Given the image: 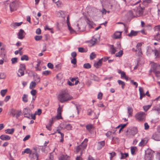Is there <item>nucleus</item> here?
I'll list each match as a JSON object with an SVG mask.
<instances>
[{"mask_svg":"<svg viewBox=\"0 0 160 160\" xmlns=\"http://www.w3.org/2000/svg\"><path fill=\"white\" fill-rule=\"evenodd\" d=\"M125 132L127 136L129 135L134 136L138 132V130L135 127H130L127 128L125 130Z\"/></svg>","mask_w":160,"mask_h":160,"instance_id":"obj_5","label":"nucleus"},{"mask_svg":"<svg viewBox=\"0 0 160 160\" xmlns=\"http://www.w3.org/2000/svg\"><path fill=\"white\" fill-rule=\"evenodd\" d=\"M73 26L74 28V29H73L74 31V32L73 33L75 32V31H82V29L81 23H80L79 22H77L74 23L73 25Z\"/></svg>","mask_w":160,"mask_h":160,"instance_id":"obj_8","label":"nucleus"},{"mask_svg":"<svg viewBox=\"0 0 160 160\" xmlns=\"http://www.w3.org/2000/svg\"><path fill=\"white\" fill-rule=\"evenodd\" d=\"M67 22L68 29L71 33H73L74 32V31L72 28L70 27V24L69 21V18L68 16L67 17Z\"/></svg>","mask_w":160,"mask_h":160,"instance_id":"obj_14","label":"nucleus"},{"mask_svg":"<svg viewBox=\"0 0 160 160\" xmlns=\"http://www.w3.org/2000/svg\"><path fill=\"white\" fill-rule=\"evenodd\" d=\"M36 33L38 34H40L41 33V30L40 28H38L36 30Z\"/></svg>","mask_w":160,"mask_h":160,"instance_id":"obj_64","label":"nucleus"},{"mask_svg":"<svg viewBox=\"0 0 160 160\" xmlns=\"http://www.w3.org/2000/svg\"><path fill=\"white\" fill-rule=\"evenodd\" d=\"M118 72L120 74L121 78H124L126 76L125 73L124 72L120 70H118Z\"/></svg>","mask_w":160,"mask_h":160,"instance_id":"obj_38","label":"nucleus"},{"mask_svg":"<svg viewBox=\"0 0 160 160\" xmlns=\"http://www.w3.org/2000/svg\"><path fill=\"white\" fill-rule=\"evenodd\" d=\"M25 69V66L24 64H21L20 65V68L19 69H21L22 70L24 71Z\"/></svg>","mask_w":160,"mask_h":160,"instance_id":"obj_57","label":"nucleus"},{"mask_svg":"<svg viewBox=\"0 0 160 160\" xmlns=\"http://www.w3.org/2000/svg\"><path fill=\"white\" fill-rule=\"evenodd\" d=\"M139 91L140 93V99L141 100L142 98L145 96V94L144 92L143 89L142 88L139 87Z\"/></svg>","mask_w":160,"mask_h":160,"instance_id":"obj_19","label":"nucleus"},{"mask_svg":"<svg viewBox=\"0 0 160 160\" xmlns=\"http://www.w3.org/2000/svg\"><path fill=\"white\" fill-rule=\"evenodd\" d=\"M36 83H37L34 81L30 83L29 86L30 88L31 89H32L35 88Z\"/></svg>","mask_w":160,"mask_h":160,"instance_id":"obj_33","label":"nucleus"},{"mask_svg":"<svg viewBox=\"0 0 160 160\" xmlns=\"http://www.w3.org/2000/svg\"><path fill=\"white\" fill-rule=\"evenodd\" d=\"M24 74V71L22 70L21 69H19L18 71V75L19 77H21Z\"/></svg>","mask_w":160,"mask_h":160,"instance_id":"obj_39","label":"nucleus"},{"mask_svg":"<svg viewBox=\"0 0 160 160\" xmlns=\"http://www.w3.org/2000/svg\"><path fill=\"white\" fill-rule=\"evenodd\" d=\"M123 54V51L122 50H120L118 52H117L115 54V56L116 57H121Z\"/></svg>","mask_w":160,"mask_h":160,"instance_id":"obj_34","label":"nucleus"},{"mask_svg":"<svg viewBox=\"0 0 160 160\" xmlns=\"http://www.w3.org/2000/svg\"><path fill=\"white\" fill-rule=\"evenodd\" d=\"M88 141V139H85L80 145H79L75 148V152L76 153H78L80 151L81 152V155H82L83 151L87 146V143Z\"/></svg>","mask_w":160,"mask_h":160,"instance_id":"obj_3","label":"nucleus"},{"mask_svg":"<svg viewBox=\"0 0 160 160\" xmlns=\"http://www.w3.org/2000/svg\"><path fill=\"white\" fill-rule=\"evenodd\" d=\"M118 82L119 85H121L122 88L123 89L124 88V86L125 85L124 82L121 80H118Z\"/></svg>","mask_w":160,"mask_h":160,"instance_id":"obj_36","label":"nucleus"},{"mask_svg":"<svg viewBox=\"0 0 160 160\" xmlns=\"http://www.w3.org/2000/svg\"><path fill=\"white\" fill-rule=\"evenodd\" d=\"M121 32H116L113 36V38L114 39H118L119 38L121 37Z\"/></svg>","mask_w":160,"mask_h":160,"instance_id":"obj_25","label":"nucleus"},{"mask_svg":"<svg viewBox=\"0 0 160 160\" xmlns=\"http://www.w3.org/2000/svg\"><path fill=\"white\" fill-rule=\"evenodd\" d=\"M128 113V117H131L133 109L130 107H128L127 108Z\"/></svg>","mask_w":160,"mask_h":160,"instance_id":"obj_29","label":"nucleus"},{"mask_svg":"<svg viewBox=\"0 0 160 160\" xmlns=\"http://www.w3.org/2000/svg\"><path fill=\"white\" fill-rule=\"evenodd\" d=\"M136 148L135 147H132L131 148V151L132 154H133L134 153Z\"/></svg>","mask_w":160,"mask_h":160,"instance_id":"obj_60","label":"nucleus"},{"mask_svg":"<svg viewBox=\"0 0 160 160\" xmlns=\"http://www.w3.org/2000/svg\"><path fill=\"white\" fill-rule=\"evenodd\" d=\"M59 100L62 103L70 100L73 99V97L66 93L60 94L58 97Z\"/></svg>","mask_w":160,"mask_h":160,"instance_id":"obj_2","label":"nucleus"},{"mask_svg":"<svg viewBox=\"0 0 160 160\" xmlns=\"http://www.w3.org/2000/svg\"><path fill=\"white\" fill-rule=\"evenodd\" d=\"M16 110L12 109L11 112V114L13 117H15L16 115Z\"/></svg>","mask_w":160,"mask_h":160,"instance_id":"obj_53","label":"nucleus"},{"mask_svg":"<svg viewBox=\"0 0 160 160\" xmlns=\"http://www.w3.org/2000/svg\"><path fill=\"white\" fill-rule=\"evenodd\" d=\"M59 160H70V158L67 155H62L59 158Z\"/></svg>","mask_w":160,"mask_h":160,"instance_id":"obj_30","label":"nucleus"},{"mask_svg":"<svg viewBox=\"0 0 160 160\" xmlns=\"http://www.w3.org/2000/svg\"><path fill=\"white\" fill-rule=\"evenodd\" d=\"M150 105H148L146 106H144L143 107V108L145 111H147L151 107Z\"/></svg>","mask_w":160,"mask_h":160,"instance_id":"obj_54","label":"nucleus"},{"mask_svg":"<svg viewBox=\"0 0 160 160\" xmlns=\"http://www.w3.org/2000/svg\"><path fill=\"white\" fill-rule=\"evenodd\" d=\"M57 16L59 17H65L64 12L62 11L57 12Z\"/></svg>","mask_w":160,"mask_h":160,"instance_id":"obj_31","label":"nucleus"},{"mask_svg":"<svg viewBox=\"0 0 160 160\" xmlns=\"http://www.w3.org/2000/svg\"><path fill=\"white\" fill-rule=\"evenodd\" d=\"M154 152L150 150H148L146 152L145 158L146 160H152Z\"/></svg>","mask_w":160,"mask_h":160,"instance_id":"obj_7","label":"nucleus"},{"mask_svg":"<svg viewBox=\"0 0 160 160\" xmlns=\"http://www.w3.org/2000/svg\"><path fill=\"white\" fill-rule=\"evenodd\" d=\"M21 59L22 61L24 60L26 61H28L29 59L28 56L27 55H25L21 57Z\"/></svg>","mask_w":160,"mask_h":160,"instance_id":"obj_40","label":"nucleus"},{"mask_svg":"<svg viewBox=\"0 0 160 160\" xmlns=\"http://www.w3.org/2000/svg\"><path fill=\"white\" fill-rule=\"evenodd\" d=\"M145 113L143 112H140L137 113L135 115L136 119L140 121H145Z\"/></svg>","mask_w":160,"mask_h":160,"instance_id":"obj_6","label":"nucleus"},{"mask_svg":"<svg viewBox=\"0 0 160 160\" xmlns=\"http://www.w3.org/2000/svg\"><path fill=\"white\" fill-rule=\"evenodd\" d=\"M30 157L32 160L35 159H36V160H38V156L36 151L35 150L32 152V153L31 157Z\"/></svg>","mask_w":160,"mask_h":160,"instance_id":"obj_17","label":"nucleus"},{"mask_svg":"<svg viewBox=\"0 0 160 160\" xmlns=\"http://www.w3.org/2000/svg\"><path fill=\"white\" fill-rule=\"evenodd\" d=\"M154 39L155 40L160 41V34H157L154 36Z\"/></svg>","mask_w":160,"mask_h":160,"instance_id":"obj_46","label":"nucleus"},{"mask_svg":"<svg viewBox=\"0 0 160 160\" xmlns=\"http://www.w3.org/2000/svg\"><path fill=\"white\" fill-rule=\"evenodd\" d=\"M22 23V22H13L11 24L10 26L12 28L15 29L18 27L20 26Z\"/></svg>","mask_w":160,"mask_h":160,"instance_id":"obj_16","label":"nucleus"},{"mask_svg":"<svg viewBox=\"0 0 160 160\" xmlns=\"http://www.w3.org/2000/svg\"><path fill=\"white\" fill-rule=\"evenodd\" d=\"M83 67L85 68L89 69L91 68V66L89 63H86L84 64Z\"/></svg>","mask_w":160,"mask_h":160,"instance_id":"obj_48","label":"nucleus"},{"mask_svg":"<svg viewBox=\"0 0 160 160\" xmlns=\"http://www.w3.org/2000/svg\"><path fill=\"white\" fill-rule=\"evenodd\" d=\"M102 94L101 92H99L98 94V99H101L102 98Z\"/></svg>","mask_w":160,"mask_h":160,"instance_id":"obj_63","label":"nucleus"},{"mask_svg":"<svg viewBox=\"0 0 160 160\" xmlns=\"http://www.w3.org/2000/svg\"><path fill=\"white\" fill-rule=\"evenodd\" d=\"M121 157L120 158L121 159H124L128 156V153H121Z\"/></svg>","mask_w":160,"mask_h":160,"instance_id":"obj_41","label":"nucleus"},{"mask_svg":"<svg viewBox=\"0 0 160 160\" xmlns=\"http://www.w3.org/2000/svg\"><path fill=\"white\" fill-rule=\"evenodd\" d=\"M32 152L29 148H27L25 149L24 151L22 152V153L23 154L24 153H27L29 154V157H31L32 153Z\"/></svg>","mask_w":160,"mask_h":160,"instance_id":"obj_27","label":"nucleus"},{"mask_svg":"<svg viewBox=\"0 0 160 160\" xmlns=\"http://www.w3.org/2000/svg\"><path fill=\"white\" fill-rule=\"evenodd\" d=\"M154 29L155 31H160V25L155 26L154 28Z\"/></svg>","mask_w":160,"mask_h":160,"instance_id":"obj_55","label":"nucleus"},{"mask_svg":"<svg viewBox=\"0 0 160 160\" xmlns=\"http://www.w3.org/2000/svg\"><path fill=\"white\" fill-rule=\"evenodd\" d=\"M102 58L100 59L98 62L94 63V65L96 68H98L101 66L102 62Z\"/></svg>","mask_w":160,"mask_h":160,"instance_id":"obj_23","label":"nucleus"},{"mask_svg":"<svg viewBox=\"0 0 160 160\" xmlns=\"http://www.w3.org/2000/svg\"><path fill=\"white\" fill-rule=\"evenodd\" d=\"M42 113V110L40 109H38L37 111L35 113V114L40 115Z\"/></svg>","mask_w":160,"mask_h":160,"instance_id":"obj_58","label":"nucleus"},{"mask_svg":"<svg viewBox=\"0 0 160 160\" xmlns=\"http://www.w3.org/2000/svg\"><path fill=\"white\" fill-rule=\"evenodd\" d=\"M110 52L111 54H114L115 53L118 51V48H115L112 45L110 46Z\"/></svg>","mask_w":160,"mask_h":160,"instance_id":"obj_20","label":"nucleus"},{"mask_svg":"<svg viewBox=\"0 0 160 160\" xmlns=\"http://www.w3.org/2000/svg\"><path fill=\"white\" fill-rule=\"evenodd\" d=\"M22 112L21 111L17 110L16 113L15 117L18 118L21 115Z\"/></svg>","mask_w":160,"mask_h":160,"instance_id":"obj_45","label":"nucleus"},{"mask_svg":"<svg viewBox=\"0 0 160 160\" xmlns=\"http://www.w3.org/2000/svg\"><path fill=\"white\" fill-rule=\"evenodd\" d=\"M0 138L2 140L6 141L10 140L11 138L8 135H2L0 136Z\"/></svg>","mask_w":160,"mask_h":160,"instance_id":"obj_21","label":"nucleus"},{"mask_svg":"<svg viewBox=\"0 0 160 160\" xmlns=\"http://www.w3.org/2000/svg\"><path fill=\"white\" fill-rule=\"evenodd\" d=\"M92 127V125L91 124H88L86 126V129L88 131H90Z\"/></svg>","mask_w":160,"mask_h":160,"instance_id":"obj_52","label":"nucleus"},{"mask_svg":"<svg viewBox=\"0 0 160 160\" xmlns=\"http://www.w3.org/2000/svg\"><path fill=\"white\" fill-rule=\"evenodd\" d=\"M63 126L61 127L62 129H66L68 130H71L72 126L70 124L63 125Z\"/></svg>","mask_w":160,"mask_h":160,"instance_id":"obj_22","label":"nucleus"},{"mask_svg":"<svg viewBox=\"0 0 160 160\" xmlns=\"http://www.w3.org/2000/svg\"><path fill=\"white\" fill-rule=\"evenodd\" d=\"M11 60L12 64H15L18 62V58H12Z\"/></svg>","mask_w":160,"mask_h":160,"instance_id":"obj_49","label":"nucleus"},{"mask_svg":"<svg viewBox=\"0 0 160 160\" xmlns=\"http://www.w3.org/2000/svg\"><path fill=\"white\" fill-rule=\"evenodd\" d=\"M36 91L34 89H32L31 91V94L33 96H35L36 93Z\"/></svg>","mask_w":160,"mask_h":160,"instance_id":"obj_59","label":"nucleus"},{"mask_svg":"<svg viewBox=\"0 0 160 160\" xmlns=\"http://www.w3.org/2000/svg\"><path fill=\"white\" fill-rule=\"evenodd\" d=\"M138 32V31H134L132 30L131 31L130 33L128 34V36L129 37L135 36L137 35Z\"/></svg>","mask_w":160,"mask_h":160,"instance_id":"obj_26","label":"nucleus"},{"mask_svg":"<svg viewBox=\"0 0 160 160\" xmlns=\"http://www.w3.org/2000/svg\"><path fill=\"white\" fill-rule=\"evenodd\" d=\"M30 136L29 135H27L23 138V141H25L27 140L30 138Z\"/></svg>","mask_w":160,"mask_h":160,"instance_id":"obj_61","label":"nucleus"},{"mask_svg":"<svg viewBox=\"0 0 160 160\" xmlns=\"http://www.w3.org/2000/svg\"><path fill=\"white\" fill-rule=\"evenodd\" d=\"M147 142V138H144L142 139L139 143L138 145L140 147H143L144 146Z\"/></svg>","mask_w":160,"mask_h":160,"instance_id":"obj_24","label":"nucleus"},{"mask_svg":"<svg viewBox=\"0 0 160 160\" xmlns=\"http://www.w3.org/2000/svg\"><path fill=\"white\" fill-rule=\"evenodd\" d=\"M42 38V36H36L34 37L35 40L37 41L40 40Z\"/></svg>","mask_w":160,"mask_h":160,"instance_id":"obj_51","label":"nucleus"},{"mask_svg":"<svg viewBox=\"0 0 160 160\" xmlns=\"http://www.w3.org/2000/svg\"><path fill=\"white\" fill-rule=\"evenodd\" d=\"M26 33L22 29H20L18 33V38L20 39H22L24 37Z\"/></svg>","mask_w":160,"mask_h":160,"instance_id":"obj_11","label":"nucleus"},{"mask_svg":"<svg viewBox=\"0 0 160 160\" xmlns=\"http://www.w3.org/2000/svg\"><path fill=\"white\" fill-rule=\"evenodd\" d=\"M98 35H95L94 36L92 39L91 40L90 43L92 45H94L98 41Z\"/></svg>","mask_w":160,"mask_h":160,"instance_id":"obj_15","label":"nucleus"},{"mask_svg":"<svg viewBox=\"0 0 160 160\" xmlns=\"http://www.w3.org/2000/svg\"><path fill=\"white\" fill-rule=\"evenodd\" d=\"M151 67L152 71L156 76H160V65L158 64L153 62L151 64Z\"/></svg>","mask_w":160,"mask_h":160,"instance_id":"obj_4","label":"nucleus"},{"mask_svg":"<svg viewBox=\"0 0 160 160\" xmlns=\"http://www.w3.org/2000/svg\"><path fill=\"white\" fill-rule=\"evenodd\" d=\"M152 138L156 141H160V130L154 133L152 136Z\"/></svg>","mask_w":160,"mask_h":160,"instance_id":"obj_10","label":"nucleus"},{"mask_svg":"<svg viewBox=\"0 0 160 160\" xmlns=\"http://www.w3.org/2000/svg\"><path fill=\"white\" fill-rule=\"evenodd\" d=\"M48 67L51 69H52L53 68V64L51 63H48Z\"/></svg>","mask_w":160,"mask_h":160,"instance_id":"obj_62","label":"nucleus"},{"mask_svg":"<svg viewBox=\"0 0 160 160\" xmlns=\"http://www.w3.org/2000/svg\"><path fill=\"white\" fill-rule=\"evenodd\" d=\"M51 73V72L48 70L44 71L42 72V74L46 76L49 75Z\"/></svg>","mask_w":160,"mask_h":160,"instance_id":"obj_42","label":"nucleus"},{"mask_svg":"<svg viewBox=\"0 0 160 160\" xmlns=\"http://www.w3.org/2000/svg\"><path fill=\"white\" fill-rule=\"evenodd\" d=\"M14 131V129L13 128H12L11 129H7L5 131V132L6 133L12 134Z\"/></svg>","mask_w":160,"mask_h":160,"instance_id":"obj_28","label":"nucleus"},{"mask_svg":"<svg viewBox=\"0 0 160 160\" xmlns=\"http://www.w3.org/2000/svg\"><path fill=\"white\" fill-rule=\"evenodd\" d=\"M77 78H72L71 80L72 82L73 83H74L75 85H77L78 82V81L77 80Z\"/></svg>","mask_w":160,"mask_h":160,"instance_id":"obj_47","label":"nucleus"},{"mask_svg":"<svg viewBox=\"0 0 160 160\" xmlns=\"http://www.w3.org/2000/svg\"><path fill=\"white\" fill-rule=\"evenodd\" d=\"M57 120L62 119V117L61 116V113H58L57 115L56 116Z\"/></svg>","mask_w":160,"mask_h":160,"instance_id":"obj_56","label":"nucleus"},{"mask_svg":"<svg viewBox=\"0 0 160 160\" xmlns=\"http://www.w3.org/2000/svg\"><path fill=\"white\" fill-rule=\"evenodd\" d=\"M24 117L30 118L31 113L30 110L27 108H25L23 111Z\"/></svg>","mask_w":160,"mask_h":160,"instance_id":"obj_9","label":"nucleus"},{"mask_svg":"<svg viewBox=\"0 0 160 160\" xmlns=\"http://www.w3.org/2000/svg\"><path fill=\"white\" fill-rule=\"evenodd\" d=\"M7 92V89L1 90L0 92L1 95L2 97H4L6 93Z\"/></svg>","mask_w":160,"mask_h":160,"instance_id":"obj_43","label":"nucleus"},{"mask_svg":"<svg viewBox=\"0 0 160 160\" xmlns=\"http://www.w3.org/2000/svg\"><path fill=\"white\" fill-rule=\"evenodd\" d=\"M90 59L91 60H92L96 57V54L92 52L90 55Z\"/></svg>","mask_w":160,"mask_h":160,"instance_id":"obj_50","label":"nucleus"},{"mask_svg":"<svg viewBox=\"0 0 160 160\" xmlns=\"http://www.w3.org/2000/svg\"><path fill=\"white\" fill-rule=\"evenodd\" d=\"M152 50L154 52L155 56H156V57H160V52L157 49H155L154 51Z\"/></svg>","mask_w":160,"mask_h":160,"instance_id":"obj_32","label":"nucleus"},{"mask_svg":"<svg viewBox=\"0 0 160 160\" xmlns=\"http://www.w3.org/2000/svg\"><path fill=\"white\" fill-rule=\"evenodd\" d=\"M16 2L15 1L12 2L10 5V10L11 12L14 11L17 9Z\"/></svg>","mask_w":160,"mask_h":160,"instance_id":"obj_13","label":"nucleus"},{"mask_svg":"<svg viewBox=\"0 0 160 160\" xmlns=\"http://www.w3.org/2000/svg\"><path fill=\"white\" fill-rule=\"evenodd\" d=\"M142 44L141 43H138L137 44L136 46V52H138V54L139 56L141 55L142 53L141 51V46Z\"/></svg>","mask_w":160,"mask_h":160,"instance_id":"obj_12","label":"nucleus"},{"mask_svg":"<svg viewBox=\"0 0 160 160\" xmlns=\"http://www.w3.org/2000/svg\"><path fill=\"white\" fill-rule=\"evenodd\" d=\"M105 144L104 141H103L101 142H98L97 144V149L98 150L101 149L102 147H103Z\"/></svg>","mask_w":160,"mask_h":160,"instance_id":"obj_18","label":"nucleus"},{"mask_svg":"<svg viewBox=\"0 0 160 160\" xmlns=\"http://www.w3.org/2000/svg\"><path fill=\"white\" fill-rule=\"evenodd\" d=\"M34 82H35L37 83H39L40 81V78L38 76H34Z\"/></svg>","mask_w":160,"mask_h":160,"instance_id":"obj_44","label":"nucleus"},{"mask_svg":"<svg viewBox=\"0 0 160 160\" xmlns=\"http://www.w3.org/2000/svg\"><path fill=\"white\" fill-rule=\"evenodd\" d=\"M112 141L115 143H118L120 141L119 138L117 137H114L112 138Z\"/></svg>","mask_w":160,"mask_h":160,"instance_id":"obj_37","label":"nucleus"},{"mask_svg":"<svg viewBox=\"0 0 160 160\" xmlns=\"http://www.w3.org/2000/svg\"><path fill=\"white\" fill-rule=\"evenodd\" d=\"M143 11L142 8L141 7L139 4L136 7L134 8L133 10H130L127 13V15L130 18H133L136 16L140 17L143 14Z\"/></svg>","mask_w":160,"mask_h":160,"instance_id":"obj_1","label":"nucleus"},{"mask_svg":"<svg viewBox=\"0 0 160 160\" xmlns=\"http://www.w3.org/2000/svg\"><path fill=\"white\" fill-rule=\"evenodd\" d=\"M22 100L24 102H27L28 101V95L24 94L22 97Z\"/></svg>","mask_w":160,"mask_h":160,"instance_id":"obj_35","label":"nucleus"}]
</instances>
